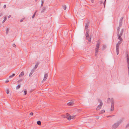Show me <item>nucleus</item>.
Masks as SVG:
<instances>
[{
    "mask_svg": "<svg viewBox=\"0 0 129 129\" xmlns=\"http://www.w3.org/2000/svg\"><path fill=\"white\" fill-rule=\"evenodd\" d=\"M124 31V29H121L120 32H117V36L118 37V39L120 40L116 44V47L119 48V45L123 41V39L121 38Z\"/></svg>",
    "mask_w": 129,
    "mask_h": 129,
    "instance_id": "1",
    "label": "nucleus"
},
{
    "mask_svg": "<svg viewBox=\"0 0 129 129\" xmlns=\"http://www.w3.org/2000/svg\"><path fill=\"white\" fill-rule=\"evenodd\" d=\"M122 122V119H121L117 122L114 124L112 127V129H115L117 128L121 122Z\"/></svg>",
    "mask_w": 129,
    "mask_h": 129,
    "instance_id": "2",
    "label": "nucleus"
},
{
    "mask_svg": "<svg viewBox=\"0 0 129 129\" xmlns=\"http://www.w3.org/2000/svg\"><path fill=\"white\" fill-rule=\"evenodd\" d=\"M123 17H122L120 19L119 22V26H118L117 28V32H119V30L120 27L122 26V22L123 19Z\"/></svg>",
    "mask_w": 129,
    "mask_h": 129,
    "instance_id": "3",
    "label": "nucleus"
},
{
    "mask_svg": "<svg viewBox=\"0 0 129 129\" xmlns=\"http://www.w3.org/2000/svg\"><path fill=\"white\" fill-rule=\"evenodd\" d=\"M100 45V43L99 42H98L96 45V47L95 48V56L97 55V54L98 52V49L99 48Z\"/></svg>",
    "mask_w": 129,
    "mask_h": 129,
    "instance_id": "4",
    "label": "nucleus"
},
{
    "mask_svg": "<svg viewBox=\"0 0 129 129\" xmlns=\"http://www.w3.org/2000/svg\"><path fill=\"white\" fill-rule=\"evenodd\" d=\"M98 102L100 103V105L98 106L97 108H96V110H99L102 107V106L103 105V103L102 102L101 100L99 99Z\"/></svg>",
    "mask_w": 129,
    "mask_h": 129,
    "instance_id": "5",
    "label": "nucleus"
},
{
    "mask_svg": "<svg viewBox=\"0 0 129 129\" xmlns=\"http://www.w3.org/2000/svg\"><path fill=\"white\" fill-rule=\"evenodd\" d=\"M111 110L113 111L114 110V101L113 98H111Z\"/></svg>",
    "mask_w": 129,
    "mask_h": 129,
    "instance_id": "6",
    "label": "nucleus"
},
{
    "mask_svg": "<svg viewBox=\"0 0 129 129\" xmlns=\"http://www.w3.org/2000/svg\"><path fill=\"white\" fill-rule=\"evenodd\" d=\"M66 117L69 120H70L71 119V116L69 114L67 113L66 114Z\"/></svg>",
    "mask_w": 129,
    "mask_h": 129,
    "instance_id": "7",
    "label": "nucleus"
},
{
    "mask_svg": "<svg viewBox=\"0 0 129 129\" xmlns=\"http://www.w3.org/2000/svg\"><path fill=\"white\" fill-rule=\"evenodd\" d=\"M48 75L47 74H45L44 75V78L43 80L42 81V82H44L45 81L46 79H47L48 77Z\"/></svg>",
    "mask_w": 129,
    "mask_h": 129,
    "instance_id": "8",
    "label": "nucleus"
},
{
    "mask_svg": "<svg viewBox=\"0 0 129 129\" xmlns=\"http://www.w3.org/2000/svg\"><path fill=\"white\" fill-rule=\"evenodd\" d=\"M89 25V23L88 22H87L86 24V25L85 26V29L86 30H87L88 27Z\"/></svg>",
    "mask_w": 129,
    "mask_h": 129,
    "instance_id": "9",
    "label": "nucleus"
},
{
    "mask_svg": "<svg viewBox=\"0 0 129 129\" xmlns=\"http://www.w3.org/2000/svg\"><path fill=\"white\" fill-rule=\"evenodd\" d=\"M127 62V66H129V57L128 55L127 54L126 56Z\"/></svg>",
    "mask_w": 129,
    "mask_h": 129,
    "instance_id": "10",
    "label": "nucleus"
},
{
    "mask_svg": "<svg viewBox=\"0 0 129 129\" xmlns=\"http://www.w3.org/2000/svg\"><path fill=\"white\" fill-rule=\"evenodd\" d=\"M73 104H74L73 102V101H71V102L68 103L67 105L68 106H71Z\"/></svg>",
    "mask_w": 129,
    "mask_h": 129,
    "instance_id": "11",
    "label": "nucleus"
},
{
    "mask_svg": "<svg viewBox=\"0 0 129 129\" xmlns=\"http://www.w3.org/2000/svg\"><path fill=\"white\" fill-rule=\"evenodd\" d=\"M46 9V8L45 7H43L42 8L41 13H42L43 12H44L45 11V10Z\"/></svg>",
    "mask_w": 129,
    "mask_h": 129,
    "instance_id": "12",
    "label": "nucleus"
},
{
    "mask_svg": "<svg viewBox=\"0 0 129 129\" xmlns=\"http://www.w3.org/2000/svg\"><path fill=\"white\" fill-rule=\"evenodd\" d=\"M89 31L88 30H87L86 31V33L85 34V36L86 37H89Z\"/></svg>",
    "mask_w": 129,
    "mask_h": 129,
    "instance_id": "13",
    "label": "nucleus"
},
{
    "mask_svg": "<svg viewBox=\"0 0 129 129\" xmlns=\"http://www.w3.org/2000/svg\"><path fill=\"white\" fill-rule=\"evenodd\" d=\"M24 73L23 72H22L20 74L19 76V77H20L21 76H22L24 75Z\"/></svg>",
    "mask_w": 129,
    "mask_h": 129,
    "instance_id": "14",
    "label": "nucleus"
},
{
    "mask_svg": "<svg viewBox=\"0 0 129 129\" xmlns=\"http://www.w3.org/2000/svg\"><path fill=\"white\" fill-rule=\"evenodd\" d=\"M111 101H111L110 98H109L107 99V103L108 104L110 103Z\"/></svg>",
    "mask_w": 129,
    "mask_h": 129,
    "instance_id": "15",
    "label": "nucleus"
},
{
    "mask_svg": "<svg viewBox=\"0 0 129 129\" xmlns=\"http://www.w3.org/2000/svg\"><path fill=\"white\" fill-rule=\"evenodd\" d=\"M119 48L116 47V53H117V55H118L119 53Z\"/></svg>",
    "mask_w": 129,
    "mask_h": 129,
    "instance_id": "16",
    "label": "nucleus"
},
{
    "mask_svg": "<svg viewBox=\"0 0 129 129\" xmlns=\"http://www.w3.org/2000/svg\"><path fill=\"white\" fill-rule=\"evenodd\" d=\"M20 85H21V84H20L16 86V89H18L19 88H20L21 86Z\"/></svg>",
    "mask_w": 129,
    "mask_h": 129,
    "instance_id": "17",
    "label": "nucleus"
},
{
    "mask_svg": "<svg viewBox=\"0 0 129 129\" xmlns=\"http://www.w3.org/2000/svg\"><path fill=\"white\" fill-rule=\"evenodd\" d=\"M37 124L39 125H41V122L40 121H38L37 122Z\"/></svg>",
    "mask_w": 129,
    "mask_h": 129,
    "instance_id": "18",
    "label": "nucleus"
},
{
    "mask_svg": "<svg viewBox=\"0 0 129 129\" xmlns=\"http://www.w3.org/2000/svg\"><path fill=\"white\" fill-rule=\"evenodd\" d=\"M105 112V110H102L101 111L100 113L99 114L103 113H104Z\"/></svg>",
    "mask_w": 129,
    "mask_h": 129,
    "instance_id": "19",
    "label": "nucleus"
},
{
    "mask_svg": "<svg viewBox=\"0 0 129 129\" xmlns=\"http://www.w3.org/2000/svg\"><path fill=\"white\" fill-rule=\"evenodd\" d=\"M15 75V74H12V75H11V76H10L9 77V78H12V77H14Z\"/></svg>",
    "mask_w": 129,
    "mask_h": 129,
    "instance_id": "20",
    "label": "nucleus"
},
{
    "mask_svg": "<svg viewBox=\"0 0 129 129\" xmlns=\"http://www.w3.org/2000/svg\"><path fill=\"white\" fill-rule=\"evenodd\" d=\"M62 7L64 10H66V6L65 5H62Z\"/></svg>",
    "mask_w": 129,
    "mask_h": 129,
    "instance_id": "21",
    "label": "nucleus"
},
{
    "mask_svg": "<svg viewBox=\"0 0 129 129\" xmlns=\"http://www.w3.org/2000/svg\"><path fill=\"white\" fill-rule=\"evenodd\" d=\"M39 63H37L35 65V69H36L37 68L39 64Z\"/></svg>",
    "mask_w": 129,
    "mask_h": 129,
    "instance_id": "22",
    "label": "nucleus"
},
{
    "mask_svg": "<svg viewBox=\"0 0 129 129\" xmlns=\"http://www.w3.org/2000/svg\"><path fill=\"white\" fill-rule=\"evenodd\" d=\"M9 29L8 28H7V29H6V34H7L8 33V31H9Z\"/></svg>",
    "mask_w": 129,
    "mask_h": 129,
    "instance_id": "23",
    "label": "nucleus"
},
{
    "mask_svg": "<svg viewBox=\"0 0 129 129\" xmlns=\"http://www.w3.org/2000/svg\"><path fill=\"white\" fill-rule=\"evenodd\" d=\"M106 46L105 45H104L103 46V50H104L106 48Z\"/></svg>",
    "mask_w": 129,
    "mask_h": 129,
    "instance_id": "24",
    "label": "nucleus"
},
{
    "mask_svg": "<svg viewBox=\"0 0 129 129\" xmlns=\"http://www.w3.org/2000/svg\"><path fill=\"white\" fill-rule=\"evenodd\" d=\"M35 15H36V13H35L32 17V18H34V17H35Z\"/></svg>",
    "mask_w": 129,
    "mask_h": 129,
    "instance_id": "25",
    "label": "nucleus"
},
{
    "mask_svg": "<svg viewBox=\"0 0 129 129\" xmlns=\"http://www.w3.org/2000/svg\"><path fill=\"white\" fill-rule=\"evenodd\" d=\"M24 95H25L26 94H27V91L26 90V89H25L24 90Z\"/></svg>",
    "mask_w": 129,
    "mask_h": 129,
    "instance_id": "26",
    "label": "nucleus"
},
{
    "mask_svg": "<svg viewBox=\"0 0 129 129\" xmlns=\"http://www.w3.org/2000/svg\"><path fill=\"white\" fill-rule=\"evenodd\" d=\"M106 0H105V2H104L103 3V4L104 5V8H105V4H106Z\"/></svg>",
    "mask_w": 129,
    "mask_h": 129,
    "instance_id": "27",
    "label": "nucleus"
},
{
    "mask_svg": "<svg viewBox=\"0 0 129 129\" xmlns=\"http://www.w3.org/2000/svg\"><path fill=\"white\" fill-rule=\"evenodd\" d=\"M6 20V18H5L4 20L3 21V23H4Z\"/></svg>",
    "mask_w": 129,
    "mask_h": 129,
    "instance_id": "28",
    "label": "nucleus"
},
{
    "mask_svg": "<svg viewBox=\"0 0 129 129\" xmlns=\"http://www.w3.org/2000/svg\"><path fill=\"white\" fill-rule=\"evenodd\" d=\"M129 127V123L127 124L126 126V128H127Z\"/></svg>",
    "mask_w": 129,
    "mask_h": 129,
    "instance_id": "29",
    "label": "nucleus"
},
{
    "mask_svg": "<svg viewBox=\"0 0 129 129\" xmlns=\"http://www.w3.org/2000/svg\"><path fill=\"white\" fill-rule=\"evenodd\" d=\"M22 80L21 79H20V80H18L17 82V83H19Z\"/></svg>",
    "mask_w": 129,
    "mask_h": 129,
    "instance_id": "30",
    "label": "nucleus"
},
{
    "mask_svg": "<svg viewBox=\"0 0 129 129\" xmlns=\"http://www.w3.org/2000/svg\"><path fill=\"white\" fill-rule=\"evenodd\" d=\"M128 67V74L129 77V66Z\"/></svg>",
    "mask_w": 129,
    "mask_h": 129,
    "instance_id": "31",
    "label": "nucleus"
},
{
    "mask_svg": "<svg viewBox=\"0 0 129 129\" xmlns=\"http://www.w3.org/2000/svg\"><path fill=\"white\" fill-rule=\"evenodd\" d=\"M91 41V37H90L88 40V41L89 42H90Z\"/></svg>",
    "mask_w": 129,
    "mask_h": 129,
    "instance_id": "32",
    "label": "nucleus"
},
{
    "mask_svg": "<svg viewBox=\"0 0 129 129\" xmlns=\"http://www.w3.org/2000/svg\"><path fill=\"white\" fill-rule=\"evenodd\" d=\"M9 80H8V79L6 80L5 81L6 83H8V82H9Z\"/></svg>",
    "mask_w": 129,
    "mask_h": 129,
    "instance_id": "33",
    "label": "nucleus"
},
{
    "mask_svg": "<svg viewBox=\"0 0 129 129\" xmlns=\"http://www.w3.org/2000/svg\"><path fill=\"white\" fill-rule=\"evenodd\" d=\"M75 117V116H71V119H74Z\"/></svg>",
    "mask_w": 129,
    "mask_h": 129,
    "instance_id": "34",
    "label": "nucleus"
},
{
    "mask_svg": "<svg viewBox=\"0 0 129 129\" xmlns=\"http://www.w3.org/2000/svg\"><path fill=\"white\" fill-rule=\"evenodd\" d=\"M34 72V70H32L31 71V72L30 73L33 74V72Z\"/></svg>",
    "mask_w": 129,
    "mask_h": 129,
    "instance_id": "35",
    "label": "nucleus"
},
{
    "mask_svg": "<svg viewBox=\"0 0 129 129\" xmlns=\"http://www.w3.org/2000/svg\"><path fill=\"white\" fill-rule=\"evenodd\" d=\"M33 112H31L30 113V115L31 116L33 115Z\"/></svg>",
    "mask_w": 129,
    "mask_h": 129,
    "instance_id": "36",
    "label": "nucleus"
},
{
    "mask_svg": "<svg viewBox=\"0 0 129 129\" xmlns=\"http://www.w3.org/2000/svg\"><path fill=\"white\" fill-rule=\"evenodd\" d=\"M13 47H16V46L15 44H13Z\"/></svg>",
    "mask_w": 129,
    "mask_h": 129,
    "instance_id": "37",
    "label": "nucleus"
},
{
    "mask_svg": "<svg viewBox=\"0 0 129 129\" xmlns=\"http://www.w3.org/2000/svg\"><path fill=\"white\" fill-rule=\"evenodd\" d=\"M6 93L7 94H8V93H9V91L8 90H7Z\"/></svg>",
    "mask_w": 129,
    "mask_h": 129,
    "instance_id": "38",
    "label": "nucleus"
},
{
    "mask_svg": "<svg viewBox=\"0 0 129 129\" xmlns=\"http://www.w3.org/2000/svg\"><path fill=\"white\" fill-rule=\"evenodd\" d=\"M99 118V116H96V118L97 119H98Z\"/></svg>",
    "mask_w": 129,
    "mask_h": 129,
    "instance_id": "39",
    "label": "nucleus"
},
{
    "mask_svg": "<svg viewBox=\"0 0 129 129\" xmlns=\"http://www.w3.org/2000/svg\"><path fill=\"white\" fill-rule=\"evenodd\" d=\"M32 74V73H30L29 74V76H31Z\"/></svg>",
    "mask_w": 129,
    "mask_h": 129,
    "instance_id": "40",
    "label": "nucleus"
},
{
    "mask_svg": "<svg viewBox=\"0 0 129 129\" xmlns=\"http://www.w3.org/2000/svg\"><path fill=\"white\" fill-rule=\"evenodd\" d=\"M6 5H4V8H6Z\"/></svg>",
    "mask_w": 129,
    "mask_h": 129,
    "instance_id": "41",
    "label": "nucleus"
},
{
    "mask_svg": "<svg viewBox=\"0 0 129 129\" xmlns=\"http://www.w3.org/2000/svg\"><path fill=\"white\" fill-rule=\"evenodd\" d=\"M100 2V4H102L103 3V2L102 1H101Z\"/></svg>",
    "mask_w": 129,
    "mask_h": 129,
    "instance_id": "42",
    "label": "nucleus"
},
{
    "mask_svg": "<svg viewBox=\"0 0 129 129\" xmlns=\"http://www.w3.org/2000/svg\"><path fill=\"white\" fill-rule=\"evenodd\" d=\"M24 20V19H22L21 20H20V22H22L23 21V20Z\"/></svg>",
    "mask_w": 129,
    "mask_h": 129,
    "instance_id": "43",
    "label": "nucleus"
},
{
    "mask_svg": "<svg viewBox=\"0 0 129 129\" xmlns=\"http://www.w3.org/2000/svg\"><path fill=\"white\" fill-rule=\"evenodd\" d=\"M41 2H42V3H41V4H43L44 3V1H41Z\"/></svg>",
    "mask_w": 129,
    "mask_h": 129,
    "instance_id": "44",
    "label": "nucleus"
},
{
    "mask_svg": "<svg viewBox=\"0 0 129 129\" xmlns=\"http://www.w3.org/2000/svg\"><path fill=\"white\" fill-rule=\"evenodd\" d=\"M114 116V115H112V116H108L107 117H111V116Z\"/></svg>",
    "mask_w": 129,
    "mask_h": 129,
    "instance_id": "45",
    "label": "nucleus"
},
{
    "mask_svg": "<svg viewBox=\"0 0 129 129\" xmlns=\"http://www.w3.org/2000/svg\"><path fill=\"white\" fill-rule=\"evenodd\" d=\"M43 6V4H41V7H42Z\"/></svg>",
    "mask_w": 129,
    "mask_h": 129,
    "instance_id": "46",
    "label": "nucleus"
},
{
    "mask_svg": "<svg viewBox=\"0 0 129 129\" xmlns=\"http://www.w3.org/2000/svg\"><path fill=\"white\" fill-rule=\"evenodd\" d=\"M11 16L10 15H9V16H8V18H10V17Z\"/></svg>",
    "mask_w": 129,
    "mask_h": 129,
    "instance_id": "47",
    "label": "nucleus"
},
{
    "mask_svg": "<svg viewBox=\"0 0 129 129\" xmlns=\"http://www.w3.org/2000/svg\"><path fill=\"white\" fill-rule=\"evenodd\" d=\"M37 12V10H36L35 12V13H36H36Z\"/></svg>",
    "mask_w": 129,
    "mask_h": 129,
    "instance_id": "48",
    "label": "nucleus"
},
{
    "mask_svg": "<svg viewBox=\"0 0 129 129\" xmlns=\"http://www.w3.org/2000/svg\"><path fill=\"white\" fill-rule=\"evenodd\" d=\"M88 37H86V39H88Z\"/></svg>",
    "mask_w": 129,
    "mask_h": 129,
    "instance_id": "49",
    "label": "nucleus"
},
{
    "mask_svg": "<svg viewBox=\"0 0 129 129\" xmlns=\"http://www.w3.org/2000/svg\"><path fill=\"white\" fill-rule=\"evenodd\" d=\"M93 0H91V2L92 3H93Z\"/></svg>",
    "mask_w": 129,
    "mask_h": 129,
    "instance_id": "50",
    "label": "nucleus"
},
{
    "mask_svg": "<svg viewBox=\"0 0 129 129\" xmlns=\"http://www.w3.org/2000/svg\"><path fill=\"white\" fill-rule=\"evenodd\" d=\"M38 0H35V1L37 2Z\"/></svg>",
    "mask_w": 129,
    "mask_h": 129,
    "instance_id": "51",
    "label": "nucleus"
}]
</instances>
